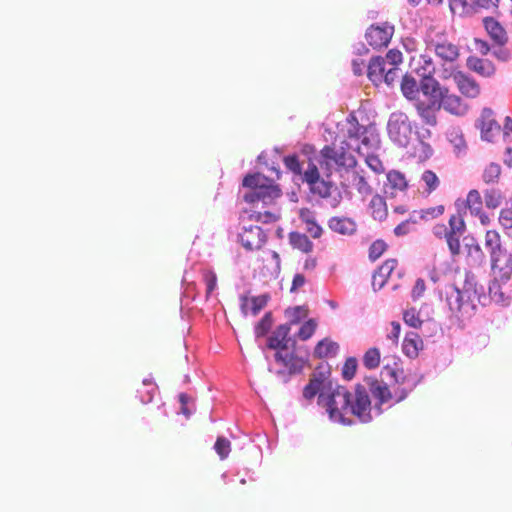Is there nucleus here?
<instances>
[{"label": "nucleus", "mask_w": 512, "mask_h": 512, "mask_svg": "<svg viewBox=\"0 0 512 512\" xmlns=\"http://www.w3.org/2000/svg\"><path fill=\"white\" fill-rule=\"evenodd\" d=\"M290 332V324L278 325L274 331L265 337V348L273 350L274 353H277L278 351H286L287 345L289 344Z\"/></svg>", "instance_id": "6"}, {"label": "nucleus", "mask_w": 512, "mask_h": 512, "mask_svg": "<svg viewBox=\"0 0 512 512\" xmlns=\"http://www.w3.org/2000/svg\"><path fill=\"white\" fill-rule=\"evenodd\" d=\"M274 360L289 369L290 375L301 374L306 363L305 359L297 355V351H278L274 353Z\"/></svg>", "instance_id": "7"}, {"label": "nucleus", "mask_w": 512, "mask_h": 512, "mask_svg": "<svg viewBox=\"0 0 512 512\" xmlns=\"http://www.w3.org/2000/svg\"><path fill=\"white\" fill-rule=\"evenodd\" d=\"M489 296L492 301L503 307L509 306L511 303V297L502 291L497 279H494L489 285Z\"/></svg>", "instance_id": "31"}, {"label": "nucleus", "mask_w": 512, "mask_h": 512, "mask_svg": "<svg viewBox=\"0 0 512 512\" xmlns=\"http://www.w3.org/2000/svg\"><path fill=\"white\" fill-rule=\"evenodd\" d=\"M349 150V147H340L339 149H335L329 145H326L321 150V155L325 160L333 161L337 166H345V157L346 151Z\"/></svg>", "instance_id": "28"}, {"label": "nucleus", "mask_w": 512, "mask_h": 512, "mask_svg": "<svg viewBox=\"0 0 512 512\" xmlns=\"http://www.w3.org/2000/svg\"><path fill=\"white\" fill-rule=\"evenodd\" d=\"M449 232L453 234L463 235L466 231V223L461 216L452 215L449 218Z\"/></svg>", "instance_id": "55"}, {"label": "nucleus", "mask_w": 512, "mask_h": 512, "mask_svg": "<svg viewBox=\"0 0 512 512\" xmlns=\"http://www.w3.org/2000/svg\"><path fill=\"white\" fill-rule=\"evenodd\" d=\"M262 180H267V177L260 172H248L244 175L241 183L242 188L257 189L262 185Z\"/></svg>", "instance_id": "40"}, {"label": "nucleus", "mask_w": 512, "mask_h": 512, "mask_svg": "<svg viewBox=\"0 0 512 512\" xmlns=\"http://www.w3.org/2000/svg\"><path fill=\"white\" fill-rule=\"evenodd\" d=\"M156 390H157V387L138 389L136 397L139 398V400L143 404H148V403L152 402Z\"/></svg>", "instance_id": "59"}, {"label": "nucleus", "mask_w": 512, "mask_h": 512, "mask_svg": "<svg viewBox=\"0 0 512 512\" xmlns=\"http://www.w3.org/2000/svg\"><path fill=\"white\" fill-rule=\"evenodd\" d=\"M179 411L178 413L183 414L187 419L190 418L195 412L194 399L191 395L186 392L178 394Z\"/></svg>", "instance_id": "37"}, {"label": "nucleus", "mask_w": 512, "mask_h": 512, "mask_svg": "<svg viewBox=\"0 0 512 512\" xmlns=\"http://www.w3.org/2000/svg\"><path fill=\"white\" fill-rule=\"evenodd\" d=\"M400 86L402 94L407 100L413 101L414 103L416 102V100H421L419 98V82L416 80L415 77H413L410 74H405L401 80Z\"/></svg>", "instance_id": "23"}, {"label": "nucleus", "mask_w": 512, "mask_h": 512, "mask_svg": "<svg viewBox=\"0 0 512 512\" xmlns=\"http://www.w3.org/2000/svg\"><path fill=\"white\" fill-rule=\"evenodd\" d=\"M434 51L439 58L446 62H454L459 56L458 47L448 42L436 43Z\"/></svg>", "instance_id": "26"}, {"label": "nucleus", "mask_w": 512, "mask_h": 512, "mask_svg": "<svg viewBox=\"0 0 512 512\" xmlns=\"http://www.w3.org/2000/svg\"><path fill=\"white\" fill-rule=\"evenodd\" d=\"M452 292L447 295V304L451 311H461L465 306H475L471 304V293L469 290H461L456 285L451 286Z\"/></svg>", "instance_id": "12"}, {"label": "nucleus", "mask_w": 512, "mask_h": 512, "mask_svg": "<svg viewBox=\"0 0 512 512\" xmlns=\"http://www.w3.org/2000/svg\"><path fill=\"white\" fill-rule=\"evenodd\" d=\"M446 93L437 95L436 98H427V101L424 100V106H426L430 111L434 114L440 111L443 108V97Z\"/></svg>", "instance_id": "58"}, {"label": "nucleus", "mask_w": 512, "mask_h": 512, "mask_svg": "<svg viewBox=\"0 0 512 512\" xmlns=\"http://www.w3.org/2000/svg\"><path fill=\"white\" fill-rule=\"evenodd\" d=\"M385 360L387 363L381 369V376L396 385L393 389L374 376H365V385L356 384L354 394L347 387L336 383L337 410L342 418H347L346 414L350 413L359 422L369 423L373 420L372 412L380 416L385 410L404 401L422 382L424 375L412 377L405 373L400 357L393 356Z\"/></svg>", "instance_id": "1"}, {"label": "nucleus", "mask_w": 512, "mask_h": 512, "mask_svg": "<svg viewBox=\"0 0 512 512\" xmlns=\"http://www.w3.org/2000/svg\"><path fill=\"white\" fill-rule=\"evenodd\" d=\"M355 186L357 191L362 195H371L372 194V187L367 182L366 178L361 175H356L355 179Z\"/></svg>", "instance_id": "57"}, {"label": "nucleus", "mask_w": 512, "mask_h": 512, "mask_svg": "<svg viewBox=\"0 0 512 512\" xmlns=\"http://www.w3.org/2000/svg\"><path fill=\"white\" fill-rule=\"evenodd\" d=\"M316 328L317 321L314 318H309L301 324L295 335L301 341H307L314 335Z\"/></svg>", "instance_id": "43"}, {"label": "nucleus", "mask_w": 512, "mask_h": 512, "mask_svg": "<svg viewBox=\"0 0 512 512\" xmlns=\"http://www.w3.org/2000/svg\"><path fill=\"white\" fill-rule=\"evenodd\" d=\"M403 321L406 325L414 329L421 328L423 325V321L419 317V312L414 307L403 311Z\"/></svg>", "instance_id": "46"}, {"label": "nucleus", "mask_w": 512, "mask_h": 512, "mask_svg": "<svg viewBox=\"0 0 512 512\" xmlns=\"http://www.w3.org/2000/svg\"><path fill=\"white\" fill-rule=\"evenodd\" d=\"M315 190L310 191L314 195H318L323 199L332 197V206L336 207L342 200V193L332 181H325L323 178L315 184Z\"/></svg>", "instance_id": "13"}, {"label": "nucleus", "mask_w": 512, "mask_h": 512, "mask_svg": "<svg viewBox=\"0 0 512 512\" xmlns=\"http://www.w3.org/2000/svg\"><path fill=\"white\" fill-rule=\"evenodd\" d=\"M243 200L247 203V204H250V205H253L255 203H258L260 201H262L261 199V194H260V189L259 188H255V189H248L247 192L244 193L243 195Z\"/></svg>", "instance_id": "62"}, {"label": "nucleus", "mask_w": 512, "mask_h": 512, "mask_svg": "<svg viewBox=\"0 0 512 512\" xmlns=\"http://www.w3.org/2000/svg\"><path fill=\"white\" fill-rule=\"evenodd\" d=\"M273 322V313L271 311L265 312V314L254 326L255 338L259 339L266 337L271 331Z\"/></svg>", "instance_id": "29"}, {"label": "nucleus", "mask_w": 512, "mask_h": 512, "mask_svg": "<svg viewBox=\"0 0 512 512\" xmlns=\"http://www.w3.org/2000/svg\"><path fill=\"white\" fill-rule=\"evenodd\" d=\"M447 139L453 145L454 152L459 157L461 154L466 153V142L464 136L459 128H452L447 132Z\"/></svg>", "instance_id": "30"}, {"label": "nucleus", "mask_w": 512, "mask_h": 512, "mask_svg": "<svg viewBox=\"0 0 512 512\" xmlns=\"http://www.w3.org/2000/svg\"><path fill=\"white\" fill-rule=\"evenodd\" d=\"M384 60L385 62L387 61L389 64L397 67L399 64L402 63V53L397 48L390 49L387 51Z\"/></svg>", "instance_id": "60"}, {"label": "nucleus", "mask_w": 512, "mask_h": 512, "mask_svg": "<svg viewBox=\"0 0 512 512\" xmlns=\"http://www.w3.org/2000/svg\"><path fill=\"white\" fill-rule=\"evenodd\" d=\"M419 89L426 98H436L437 95L448 93V89L434 78L432 71L423 73L419 80Z\"/></svg>", "instance_id": "11"}, {"label": "nucleus", "mask_w": 512, "mask_h": 512, "mask_svg": "<svg viewBox=\"0 0 512 512\" xmlns=\"http://www.w3.org/2000/svg\"><path fill=\"white\" fill-rule=\"evenodd\" d=\"M270 300V295L267 293L258 295V296H252L247 297L245 295L240 296V308L244 315L247 314V307L250 304V311L252 315L256 316L261 312L262 309L265 308L268 301Z\"/></svg>", "instance_id": "15"}, {"label": "nucleus", "mask_w": 512, "mask_h": 512, "mask_svg": "<svg viewBox=\"0 0 512 512\" xmlns=\"http://www.w3.org/2000/svg\"><path fill=\"white\" fill-rule=\"evenodd\" d=\"M381 359L380 350L377 347L369 348L363 355L362 362L365 368L372 370L379 366Z\"/></svg>", "instance_id": "42"}, {"label": "nucleus", "mask_w": 512, "mask_h": 512, "mask_svg": "<svg viewBox=\"0 0 512 512\" xmlns=\"http://www.w3.org/2000/svg\"><path fill=\"white\" fill-rule=\"evenodd\" d=\"M501 174V166L498 163L491 162L483 171L482 179L486 184L496 183Z\"/></svg>", "instance_id": "45"}, {"label": "nucleus", "mask_w": 512, "mask_h": 512, "mask_svg": "<svg viewBox=\"0 0 512 512\" xmlns=\"http://www.w3.org/2000/svg\"><path fill=\"white\" fill-rule=\"evenodd\" d=\"M465 206L469 208L474 215L482 213V197L478 190L472 189L468 192Z\"/></svg>", "instance_id": "38"}, {"label": "nucleus", "mask_w": 512, "mask_h": 512, "mask_svg": "<svg viewBox=\"0 0 512 512\" xmlns=\"http://www.w3.org/2000/svg\"><path fill=\"white\" fill-rule=\"evenodd\" d=\"M285 317L289 320L285 324H290V327L292 325L300 324L308 314V309L304 305H297L294 307H288L285 309Z\"/></svg>", "instance_id": "33"}, {"label": "nucleus", "mask_w": 512, "mask_h": 512, "mask_svg": "<svg viewBox=\"0 0 512 512\" xmlns=\"http://www.w3.org/2000/svg\"><path fill=\"white\" fill-rule=\"evenodd\" d=\"M466 66L468 67L469 70L485 77L492 76L496 71V68L492 61L488 59H482L476 56H469L466 61Z\"/></svg>", "instance_id": "18"}, {"label": "nucleus", "mask_w": 512, "mask_h": 512, "mask_svg": "<svg viewBox=\"0 0 512 512\" xmlns=\"http://www.w3.org/2000/svg\"><path fill=\"white\" fill-rule=\"evenodd\" d=\"M250 440H251V442L255 443L254 448H255V451H256L258 457L260 458V462H261L262 457H263L261 444L267 443L268 448L271 449V443H270L269 436L266 433H254L251 436Z\"/></svg>", "instance_id": "54"}, {"label": "nucleus", "mask_w": 512, "mask_h": 512, "mask_svg": "<svg viewBox=\"0 0 512 512\" xmlns=\"http://www.w3.org/2000/svg\"><path fill=\"white\" fill-rule=\"evenodd\" d=\"M496 257L497 259H490L491 269L499 276L501 282L505 284L512 276V253L507 250Z\"/></svg>", "instance_id": "9"}, {"label": "nucleus", "mask_w": 512, "mask_h": 512, "mask_svg": "<svg viewBox=\"0 0 512 512\" xmlns=\"http://www.w3.org/2000/svg\"><path fill=\"white\" fill-rule=\"evenodd\" d=\"M385 60L382 56H373L367 66V77L375 85L382 83V77L385 72Z\"/></svg>", "instance_id": "22"}, {"label": "nucleus", "mask_w": 512, "mask_h": 512, "mask_svg": "<svg viewBox=\"0 0 512 512\" xmlns=\"http://www.w3.org/2000/svg\"><path fill=\"white\" fill-rule=\"evenodd\" d=\"M387 180L392 189L405 191L408 188V182L404 173L398 170H391L387 173Z\"/></svg>", "instance_id": "39"}, {"label": "nucleus", "mask_w": 512, "mask_h": 512, "mask_svg": "<svg viewBox=\"0 0 512 512\" xmlns=\"http://www.w3.org/2000/svg\"><path fill=\"white\" fill-rule=\"evenodd\" d=\"M481 130V139L487 142H493L495 133L501 131V126L496 120L482 121V124H476Z\"/></svg>", "instance_id": "34"}, {"label": "nucleus", "mask_w": 512, "mask_h": 512, "mask_svg": "<svg viewBox=\"0 0 512 512\" xmlns=\"http://www.w3.org/2000/svg\"><path fill=\"white\" fill-rule=\"evenodd\" d=\"M260 194L261 199L263 202H266L267 200L271 201L276 198H279L282 194V191L279 187V185L275 184L273 180L267 177V180H265L262 185L260 186Z\"/></svg>", "instance_id": "32"}, {"label": "nucleus", "mask_w": 512, "mask_h": 512, "mask_svg": "<svg viewBox=\"0 0 512 512\" xmlns=\"http://www.w3.org/2000/svg\"><path fill=\"white\" fill-rule=\"evenodd\" d=\"M380 134L375 123L365 126L361 144L368 149L377 150L380 147Z\"/></svg>", "instance_id": "25"}, {"label": "nucleus", "mask_w": 512, "mask_h": 512, "mask_svg": "<svg viewBox=\"0 0 512 512\" xmlns=\"http://www.w3.org/2000/svg\"><path fill=\"white\" fill-rule=\"evenodd\" d=\"M499 223L506 235L512 239V208H504L500 211Z\"/></svg>", "instance_id": "51"}, {"label": "nucleus", "mask_w": 512, "mask_h": 512, "mask_svg": "<svg viewBox=\"0 0 512 512\" xmlns=\"http://www.w3.org/2000/svg\"><path fill=\"white\" fill-rule=\"evenodd\" d=\"M417 123L411 122L406 113L392 112L387 123V133L390 140L397 146L405 148L409 145Z\"/></svg>", "instance_id": "3"}, {"label": "nucleus", "mask_w": 512, "mask_h": 512, "mask_svg": "<svg viewBox=\"0 0 512 512\" xmlns=\"http://www.w3.org/2000/svg\"><path fill=\"white\" fill-rule=\"evenodd\" d=\"M195 272L193 270H185L183 279H182V286L184 287V290L181 293V300L183 301L184 298H190V290H194L195 288Z\"/></svg>", "instance_id": "48"}, {"label": "nucleus", "mask_w": 512, "mask_h": 512, "mask_svg": "<svg viewBox=\"0 0 512 512\" xmlns=\"http://www.w3.org/2000/svg\"><path fill=\"white\" fill-rule=\"evenodd\" d=\"M454 80L457 83V86L460 90V92L469 98H475L480 93V88L478 83L468 74L457 71L454 74Z\"/></svg>", "instance_id": "14"}, {"label": "nucleus", "mask_w": 512, "mask_h": 512, "mask_svg": "<svg viewBox=\"0 0 512 512\" xmlns=\"http://www.w3.org/2000/svg\"><path fill=\"white\" fill-rule=\"evenodd\" d=\"M397 260L394 258L387 259L372 277V288L374 291L382 289L387 281V278L391 275L393 270L397 267Z\"/></svg>", "instance_id": "16"}, {"label": "nucleus", "mask_w": 512, "mask_h": 512, "mask_svg": "<svg viewBox=\"0 0 512 512\" xmlns=\"http://www.w3.org/2000/svg\"><path fill=\"white\" fill-rule=\"evenodd\" d=\"M416 111L418 115L421 117L422 121L429 126L437 125V117L432 111H430L426 106H424V100H416L414 103Z\"/></svg>", "instance_id": "41"}, {"label": "nucleus", "mask_w": 512, "mask_h": 512, "mask_svg": "<svg viewBox=\"0 0 512 512\" xmlns=\"http://www.w3.org/2000/svg\"><path fill=\"white\" fill-rule=\"evenodd\" d=\"M503 131V140L504 142H511L512 141V118L510 116H506L504 119V125L503 128H501Z\"/></svg>", "instance_id": "64"}, {"label": "nucleus", "mask_w": 512, "mask_h": 512, "mask_svg": "<svg viewBox=\"0 0 512 512\" xmlns=\"http://www.w3.org/2000/svg\"><path fill=\"white\" fill-rule=\"evenodd\" d=\"M289 243L294 249H298L303 253H310L313 250L314 244L304 233L292 231L288 235Z\"/></svg>", "instance_id": "24"}, {"label": "nucleus", "mask_w": 512, "mask_h": 512, "mask_svg": "<svg viewBox=\"0 0 512 512\" xmlns=\"http://www.w3.org/2000/svg\"><path fill=\"white\" fill-rule=\"evenodd\" d=\"M485 248L487 249L490 259H497L496 256L507 251L503 246L501 236L496 230H488L485 234Z\"/></svg>", "instance_id": "20"}, {"label": "nucleus", "mask_w": 512, "mask_h": 512, "mask_svg": "<svg viewBox=\"0 0 512 512\" xmlns=\"http://www.w3.org/2000/svg\"><path fill=\"white\" fill-rule=\"evenodd\" d=\"M443 109L457 116H462L467 111V107L463 105L459 96L449 95L448 93L443 97Z\"/></svg>", "instance_id": "27"}, {"label": "nucleus", "mask_w": 512, "mask_h": 512, "mask_svg": "<svg viewBox=\"0 0 512 512\" xmlns=\"http://www.w3.org/2000/svg\"><path fill=\"white\" fill-rule=\"evenodd\" d=\"M492 55L501 62H508L511 59V52L504 46H495Z\"/></svg>", "instance_id": "61"}, {"label": "nucleus", "mask_w": 512, "mask_h": 512, "mask_svg": "<svg viewBox=\"0 0 512 512\" xmlns=\"http://www.w3.org/2000/svg\"><path fill=\"white\" fill-rule=\"evenodd\" d=\"M394 33V26L385 23L383 25L372 24L366 30L365 38L370 46L379 49L388 46Z\"/></svg>", "instance_id": "4"}, {"label": "nucleus", "mask_w": 512, "mask_h": 512, "mask_svg": "<svg viewBox=\"0 0 512 512\" xmlns=\"http://www.w3.org/2000/svg\"><path fill=\"white\" fill-rule=\"evenodd\" d=\"M464 247L467 250V261L472 267H480L486 261V256L477 239L469 234L463 238Z\"/></svg>", "instance_id": "10"}, {"label": "nucleus", "mask_w": 512, "mask_h": 512, "mask_svg": "<svg viewBox=\"0 0 512 512\" xmlns=\"http://www.w3.org/2000/svg\"><path fill=\"white\" fill-rule=\"evenodd\" d=\"M364 129H365L364 125H361L359 123L358 124H353V126H350L348 128L347 136L350 139H355V140L361 139L362 140Z\"/></svg>", "instance_id": "63"}, {"label": "nucleus", "mask_w": 512, "mask_h": 512, "mask_svg": "<svg viewBox=\"0 0 512 512\" xmlns=\"http://www.w3.org/2000/svg\"><path fill=\"white\" fill-rule=\"evenodd\" d=\"M336 384L330 379V372H314L304 386L302 396L308 403L317 397V404L325 408L330 421L344 426L355 424L352 418H342L337 410Z\"/></svg>", "instance_id": "2"}, {"label": "nucleus", "mask_w": 512, "mask_h": 512, "mask_svg": "<svg viewBox=\"0 0 512 512\" xmlns=\"http://www.w3.org/2000/svg\"><path fill=\"white\" fill-rule=\"evenodd\" d=\"M357 369H358V359L354 356H350L348 358H346L344 364H343V367H342V372H341V375H342V378L346 381H351L356 373H357Z\"/></svg>", "instance_id": "44"}, {"label": "nucleus", "mask_w": 512, "mask_h": 512, "mask_svg": "<svg viewBox=\"0 0 512 512\" xmlns=\"http://www.w3.org/2000/svg\"><path fill=\"white\" fill-rule=\"evenodd\" d=\"M241 245L248 251L260 249L267 241V235L260 226H243L242 232L238 234Z\"/></svg>", "instance_id": "5"}, {"label": "nucleus", "mask_w": 512, "mask_h": 512, "mask_svg": "<svg viewBox=\"0 0 512 512\" xmlns=\"http://www.w3.org/2000/svg\"><path fill=\"white\" fill-rule=\"evenodd\" d=\"M421 179L426 184V192L428 194H431L433 191H435L440 184L438 176L432 170H425L422 174Z\"/></svg>", "instance_id": "53"}, {"label": "nucleus", "mask_w": 512, "mask_h": 512, "mask_svg": "<svg viewBox=\"0 0 512 512\" xmlns=\"http://www.w3.org/2000/svg\"><path fill=\"white\" fill-rule=\"evenodd\" d=\"M214 450L218 454L221 460H224L228 457L231 451V443L224 436H218L214 443Z\"/></svg>", "instance_id": "49"}, {"label": "nucleus", "mask_w": 512, "mask_h": 512, "mask_svg": "<svg viewBox=\"0 0 512 512\" xmlns=\"http://www.w3.org/2000/svg\"><path fill=\"white\" fill-rule=\"evenodd\" d=\"M283 162L285 167L295 175L302 174V162L296 153L286 155Z\"/></svg>", "instance_id": "50"}, {"label": "nucleus", "mask_w": 512, "mask_h": 512, "mask_svg": "<svg viewBox=\"0 0 512 512\" xmlns=\"http://www.w3.org/2000/svg\"><path fill=\"white\" fill-rule=\"evenodd\" d=\"M339 350L340 346L337 342L329 338H323L314 347L313 356L316 359L333 358L337 356Z\"/></svg>", "instance_id": "17"}, {"label": "nucleus", "mask_w": 512, "mask_h": 512, "mask_svg": "<svg viewBox=\"0 0 512 512\" xmlns=\"http://www.w3.org/2000/svg\"><path fill=\"white\" fill-rule=\"evenodd\" d=\"M423 347V341L416 332H408L405 335L402 351L410 359H415Z\"/></svg>", "instance_id": "19"}, {"label": "nucleus", "mask_w": 512, "mask_h": 512, "mask_svg": "<svg viewBox=\"0 0 512 512\" xmlns=\"http://www.w3.org/2000/svg\"><path fill=\"white\" fill-rule=\"evenodd\" d=\"M460 236L449 232L446 237V242L452 256H457L461 252Z\"/></svg>", "instance_id": "56"}, {"label": "nucleus", "mask_w": 512, "mask_h": 512, "mask_svg": "<svg viewBox=\"0 0 512 512\" xmlns=\"http://www.w3.org/2000/svg\"><path fill=\"white\" fill-rule=\"evenodd\" d=\"M483 26L494 46H505L508 43V35L503 25L494 17H484Z\"/></svg>", "instance_id": "8"}, {"label": "nucleus", "mask_w": 512, "mask_h": 512, "mask_svg": "<svg viewBox=\"0 0 512 512\" xmlns=\"http://www.w3.org/2000/svg\"><path fill=\"white\" fill-rule=\"evenodd\" d=\"M329 228L341 235H353L356 232V223L347 217H332L328 221Z\"/></svg>", "instance_id": "21"}, {"label": "nucleus", "mask_w": 512, "mask_h": 512, "mask_svg": "<svg viewBox=\"0 0 512 512\" xmlns=\"http://www.w3.org/2000/svg\"><path fill=\"white\" fill-rule=\"evenodd\" d=\"M370 207L374 219L383 221L387 218V205L384 197L378 194L374 195L371 199Z\"/></svg>", "instance_id": "35"}, {"label": "nucleus", "mask_w": 512, "mask_h": 512, "mask_svg": "<svg viewBox=\"0 0 512 512\" xmlns=\"http://www.w3.org/2000/svg\"><path fill=\"white\" fill-rule=\"evenodd\" d=\"M388 245L387 243L382 239H377L372 242V244L369 247L368 257L370 261L375 262L378 260L384 252L387 250Z\"/></svg>", "instance_id": "47"}, {"label": "nucleus", "mask_w": 512, "mask_h": 512, "mask_svg": "<svg viewBox=\"0 0 512 512\" xmlns=\"http://www.w3.org/2000/svg\"><path fill=\"white\" fill-rule=\"evenodd\" d=\"M501 198V192L497 189H487L484 193L485 205L488 209L499 207Z\"/></svg>", "instance_id": "52"}, {"label": "nucleus", "mask_w": 512, "mask_h": 512, "mask_svg": "<svg viewBox=\"0 0 512 512\" xmlns=\"http://www.w3.org/2000/svg\"><path fill=\"white\" fill-rule=\"evenodd\" d=\"M300 175L302 181L308 184L310 191L315 190V184L319 182L320 179H322L317 165L312 161L308 163L306 170H302V174Z\"/></svg>", "instance_id": "36"}]
</instances>
